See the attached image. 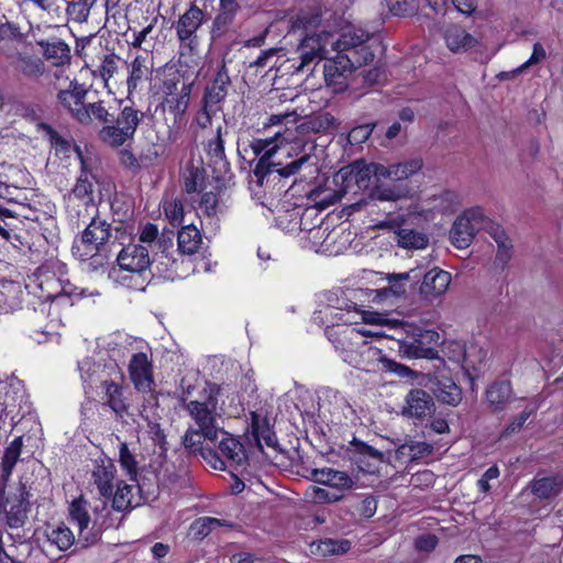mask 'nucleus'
Returning <instances> with one entry per match:
<instances>
[{
	"label": "nucleus",
	"mask_w": 563,
	"mask_h": 563,
	"mask_svg": "<svg viewBox=\"0 0 563 563\" xmlns=\"http://www.w3.org/2000/svg\"><path fill=\"white\" fill-rule=\"evenodd\" d=\"M307 142L282 126L272 137L254 139L251 147L258 161L253 169L256 183L261 187H277V194L286 192L288 179L309 162L310 154L305 152Z\"/></svg>",
	"instance_id": "obj_1"
},
{
	"label": "nucleus",
	"mask_w": 563,
	"mask_h": 563,
	"mask_svg": "<svg viewBox=\"0 0 563 563\" xmlns=\"http://www.w3.org/2000/svg\"><path fill=\"white\" fill-rule=\"evenodd\" d=\"M336 54L325 60L323 76L327 87L342 93L349 87V77L356 68L368 65L382 49L380 36L362 27L344 31L333 44Z\"/></svg>",
	"instance_id": "obj_2"
},
{
	"label": "nucleus",
	"mask_w": 563,
	"mask_h": 563,
	"mask_svg": "<svg viewBox=\"0 0 563 563\" xmlns=\"http://www.w3.org/2000/svg\"><path fill=\"white\" fill-rule=\"evenodd\" d=\"M322 20L321 9L312 7L300 9L289 20V33L302 36L297 48L298 64H292L297 71H311L318 63L325 58L327 45L331 34L327 31L317 33Z\"/></svg>",
	"instance_id": "obj_3"
},
{
	"label": "nucleus",
	"mask_w": 563,
	"mask_h": 563,
	"mask_svg": "<svg viewBox=\"0 0 563 563\" xmlns=\"http://www.w3.org/2000/svg\"><path fill=\"white\" fill-rule=\"evenodd\" d=\"M106 115L95 119L98 139L111 148H119L134 140L140 125L145 119V112L137 109L133 101H119L117 109L107 107L103 100Z\"/></svg>",
	"instance_id": "obj_4"
},
{
	"label": "nucleus",
	"mask_w": 563,
	"mask_h": 563,
	"mask_svg": "<svg viewBox=\"0 0 563 563\" xmlns=\"http://www.w3.org/2000/svg\"><path fill=\"white\" fill-rule=\"evenodd\" d=\"M85 210L89 221L81 220L85 229L74 238L71 252L80 261L97 262L96 258L106 250L112 238V224L100 216L93 203L87 205ZM77 227H80V220H78Z\"/></svg>",
	"instance_id": "obj_5"
},
{
	"label": "nucleus",
	"mask_w": 563,
	"mask_h": 563,
	"mask_svg": "<svg viewBox=\"0 0 563 563\" xmlns=\"http://www.w3.org/2000/svg\"><path fill=\"white\" fill-rule=\"evenodd\" d=\"M199 451L202 459L214 470L232 468L243 472L249 465L244 444L223 429H220L218 440L205 441Z\"/></svg>",
	"instance_id": "obj_6"
},
{
	"label": "nucleus",
	"mask_w": 563,
	"mask_h": 563,
	"mask_svg": "<svg viewBox=\"0 0 563 563\" xmlns=\"http://www.w3.org/2000/svg\"><path fill=\"white\" fill-rule=\"evenodd\" d=\"M89 87L77 79L69 81L68 87L58 90L56 101L74 121L78 124L91 128L95 119L106 115L103 111V100L87 102Z\"/></svg>",
	"instance_id": "obj_7"
},
{
	"label": "nucleus",
	"mask_w": 563,
	"mask_h": 563,
	"mask_svg": "<svg viewBox=\"0 0 563 563\" xmlns=\"http://www.w3.org/2000/svg\"><path fill=\"white\" fill-rule=\"evenodd\" d=\"M220 391V385L212 383L208 384V387L203 389L201 400H189L186 402V399H183L184 408L198 427L195 433L202 434L203 442L218 440L219 437L221 428L217 427V408Z\"/></svg>",
	"instance_id": "obj_8"
},
{
	"label": "nucleus",
	"mask_w": 563,
	"mask_h": 563,
	"mask_svg": "<svg viewBox=\"0 0 563 563\" xmlns=\"http://www.w3.org/2000/svg\"><path fill=\"white\" fill-rule=\"evenodd\" d=\"M439 341L440 334L435 330L410 324L397 341L398 352L406 358L434 360L439 357Z\"/></svg>",
	"instance_id": "obj_9"
},
{
	"label": "nucleus",
	"mask_w": 563,
	"mask_h": 563,
	"mask_svg": "<svg viewBox=\"0 0 563 563\" xmlns=\"http://www.w3.org/2000/svg\"><path fill=\"white\" fill-rule=\"evenodd\" d=\"M385 166L378 163H366L364 159H357L342 167L338 176L342 180L344 190L368 191L375 181L383 177Z\"/></svg>",
	"instance_id": "obj_10"
},
{
	"label": "nucleus",
	"mask_w": 563,
	"mask_h": 563,
	"mask_svg": "<svg viewBox=\"0 0 563 563\" xmlns=\"http://www.w3.org/2000/svg\"><path fill=\"white\" fill-rule=\"evenodd\" d=\"M5 482L0 483V516L5 518L10 528L23 527L30 511V493L24 485L5 492Z\"/></svg>",
	"instance_id": "obj_11"
},
{
	"label": "nucleus",
	"mask_w": 563,
	"mask_h": 563,
	"mask_svg": "<svg viewBox=\"0 0 563 563\" xmlns=\"http://www.w3.org/2000/svg\"><path fill=\"white\" fill-rule=\"evenodd\" d=\"M68 515L70 522L78 527L79 542L82 543V547L97 543L101 538L102 531L110 527V525L106 523V520L99 525L96 519L89 529L91 518L88 512L87 501L82 496L75 498L69 504Z\"/></svg>",
	"instance_id": "obj_12"
},
{
	"label": "nucleus",
	"mask_w": 563,
	"mask_h": 563,
	"mask_svg": "<svg viewBox=\"0 0 563 563\" xmlns=\"http://www.w3.org/2000/svg\"><path fill=\"white\" fill-rule=\"evenodd\" d=\"M420 385L432 391L435 399L443 405L456 407L462 401V388L445 368L423 375Z\"/></svg>",
	"instance_id": "obj_13"
},
{
	"label": "nucleus",
	"mask_w": 563,
	"mask_h": 563,
	"mask_svg": "<svg viewBox=\"0 0 563 563\" xmlns=\"http://www.w3.org/2000/svg\"><path fill=\"white\" fill-rule=\"evenodd\" d=\"M130 379L136 391L150 394L157 404L152 360L144 352L134 353L128 365Z\"/></svg>",
	"instance_id": "obj_14"
},
{
	"label": "nucleus",
	"mask_w": 563,
	"mask_h": 563,
	"mask_svg": "<svg viewBox=\"0 0 563 563\" xmlns=\"http://www.w3.org/2000/svg\"><path fill=\"white\" fill-rule=\"evenodd\" d=\"M206 13L195 2L179 16L175 30L180 46H186L194 51L198 46L197 31L203 24Z\"/></svg>",
	"instance_id": "obj_15"
},
{
	"label": "nucleus",
	"mask_w": 563,
	"mask_h": 563,
	"mask_svg": "<svg viewBox=\"0 0 563 563\" xmlns=\"http://www.w3.org/2000/svg\"><path fill=\"white\" fill-rule=\"evenodd\" d=\"M357 318H360L366 323H379V318L374 317V313L361 310L357 308L356 303L352 302L351 305L347 306L346 309H338V311L332 314V324L327 325L324 329L327 338L333 343H335L336 341L339 342L336 335L340 334V332L336 329V327L357 323Z\"/></svg>",
	"instance_id": "obj_16"
},
{
	"label": "nucleus",
	"mask_w": 563,
	"mask_h": 563,
	"mask_svg": "<svg viewBox=\"0 0 563 563\" xmlns=\"http://www.w3.org/2000/svg\"><path fill=\"white\" fill-rule=\"evenodd\" d=\"M435 411L433 397L424 389L411 388L405 397L402 415L420 423Z\"/></svg>",
	"instance_id": "obj_17"
},
{
	"label": "nucleus",
	"mask_w": 563,
	"mask_h": 563,
	"mask_svg": "<svg viewBox=\"0 0 563 563\" xmlns=\"http://www.w3.org/2000/svg\"><path fill=\"white\" fill-rule=\"evenodd\" d=\"M190 95L191 84H184L179 92L168 93L161 102L163 111L173 115L170 130L179 131L185 125Z\"/></svg>",
	"instance_id": "obj_18"
},
{
	"label": "nucleus",
	"mask_w": 563,
	"mask_h": 563,
	"mask_svg": "<svg viewBox=\"0 0 563 563\" xmlns=\"http://www.w3.org/2000/svg\"><path fill=\"white\" fill-rule=\"evenodd\" d=\"M351 459L364 473H374L376 463L383 460V453L367 443L353 438L349 445Z\"/></svg>",
	"instance_id": "obj_19"
},
{
	"label": "nucleus",
	"mask_w": 563,
	"mask_h": 563,
	"mask_svg": "<svg viewBox=\"0 0 563 563\" xmlns=\"http://www.w3.org/2000/svg\"><path fill=\"white\" fill-rule=\"evenodd\" d=\"M536 499L549 501L555 499L563 492V475L555 473L548 476H536L527 487Z\"/></svg>",
	"instance_id": "obj_20"
},
{
	"label": "nucleus",
	"mask_w": 563,
	"mask_h": 563,
	"mask_svg": "<svg viewBox=\"0 0 563 563\" xmlns=\"http://www.w3.org/2000/svg\"><path fill=\"white\" fill-rule=\"evenodd\" d=\"M230 86L231 78L229 69L225 64L222 63L211 82L207 85L201 100L222 110L221 103L225 100Z\"/></svg>",
	"instance_id": "obj_21"
},
{
	"label": "nucleus",
	"mask_w": 563,
	"mask_h": 563,
	"mask_svg": "<svg viewBox=\"0 0 563 563\" xmlns=\"http://www.w3.org/2000/svg\"><path fill=\"white\" fill-rule=\"evenodd\" d=\"M451 283V274L439 267H434L427 272L419 287V292L427 299L442 296L449 288Z\"/></svg>",
	"instance_id": "obj_22"
},
{
	"label": "nucleus",
	"mask_w": 563,
	"mask_h": 563,
	"mask_svg": "<svg viewBox=\"0 0 563 563\" xmlns=\"http://www.w3.org/2000/svg\"><path fill=\"white\" fill-rule=\"evenodd\" d=\"M102 404L109 407L118 417H123L129 410V402L124 396L125 387L111 379L102 380L100 384Z\"/></svg>",
	"instance_id": "obj_23"
},
{
	"label": "nucleus",
	"mask_w": 563,
	"mask_h": 563,
	"mask_svg": "<svg viewBox=\"0 0 563 563\" xmlns=\"http://www.w3.org/2000/svg\"><path fill=\"white\" fill-rule=\"evenodd\" d=\"M119 268L150 269L151 257L148 249L142 244L130 243L122 247L117 256Z\"/></svg>",
	"instance_id": "obj_24"
},
{
	"label": "nucleus",
	"mask_w": 563,
	"mask_h": 563,
	"mask_svg": "<svg viewBox=\"0 0 563 563\" xmlns=\"http://www.w3.org/2000/svg\"><path fill=\"white\" fill-rule=\"evenodd\" d=\"M37 45L42 48L44 58L55 67H65L71 63L70 46L63 40H41Z\"/></svg>",
	"instance_id": "obj_25"
},
{
	"label": "nucleus",
	"mask_w": 563,
	"mask_h": 563,
	"mask_svg": "<svg viewBox=\"0 0 563 563\" xmlns=\"http://www.w3.org/2000/svg\"><path fill=\"white\" fill-rule=\"evenodd\" d=\"M514 396L510 380H494L485 390V399L493 412L503 411Z\"/></svg>",
	"instance_id": "obj_26"
},
{
	"label": "nucleus",
	"mask_w": 563,
	"mask_h": 563,
	"mask_svg": "<svg viewBox=\"0 0 563 563\" xmlns=\"http://www.w3.org/2000/svg\"><path fill=\"white\" fill-rule=\"evenodd\" d=\"M76 152L80 161V175L73 188V194L80 199H91V195L93 192V183L97 181V176L93 173L92 162L82 155L78 146H76Z\"/></svg>",
	"instance_id": "obj_27"
},
{
	"label": "nucleus",
	"mask_w": 563,
	"mask_h": 563,
	"mask_svg": "<svg viewBox=\"0 0 563 563\" xmlns=\"http://www.w3.org/2000/svg\"><path fill=\"white\" fill-rule=\"evenodd\" d=\"M251 434L261 451L263 450L262 441L268 448L277 445V437L269 420L256 411L251 412Z\"/></svg>",
	"instance_id": "obj_28"
},
{
	"label": "nucleus",
	"mask_w": 563,
	"mask_h": 563,
	"mask_svg": "<svg viewBox=\"0 0 563 563\" xmlns=\"http://www.w3.org/2000/svg\"><path fill=\"white\" fill-rule=\"evenodd\" d=\"M115 474L117 467L112 460H101L92 472L93 483L99 494L108 500L113 495Z\"/></svg>",
	"instance_id": "obj_29"
},
{
	"label": "nucleus",
	"mask_w": 563,
	"mask_h": 563,
	"mask_svg": "<svg viewBox=\"0 0 563 563\" xmlns=\"http://www.w3.org/2000/svg\"><path fill=\"white\" fill-rule=\"evenodd\" d=\"M152 76V65H148V56L136 55L129 64V75L126 78L128 95L136 91L139 86Z\"/></svg>",
	"instance_id": "obj_30"
},
{
	"label": "nucleus",
	"mask_w": 563,
	"mask_h": 563,
	"mask_svg": "<svg viewBox=\"0 0 563 563\" xmlns=\"http://www.w3.org/2000/svg\"><path fill=\"white\" fill-rule=\"evenodd\" d=\"M239 9V4L220 2L219 11L213 19L210 30V35L213 41H217L229 33Z\"/></svg>",
	"instance_id": "obj_31"
},
{
	"label": "nucleus",
	"mask_w": 563,
	"mask_h": 563,
	"mask_svg": "<svg viewBox=\"0 0 563 563\" xmlns=\"http://www.w3.org/2000/svg\"><path fill=\"white\" fill-rule=\"evenodd\" d=\"M18 214H13L11 218L3 220L2 222L4 230L8 232V234H5L7 242L12 243L13 241L20 240L18 232L24 225L23 219L32 221L38 220L37 211L33 209L29 203H18Z\"/></svg>",
	"instance_id": "obj_32"
},
{
	"label": "nucleus",
	"mask_w": 563,
	"mask_h": 563,
	"mask_svg": "<svg viewBox=\"0 0 563 563\" xmlns=\"http://www.w3.org/2000/svg\"><path fill=\"white\" fill-rule=\"evenodd\" d=\"M115 280L122 286L136 291H144L150 282L151 271L146 268H113Z\"/></svg>",
	"instance_id": "obj_33"
},
{
	"label": "nucleus",
	"mask_w": 563,
	"mask_h": 563,
	"mask_svg": "<svg viewBox=\"0 0 563 563\" xmlns=\"http://www.w3.org/2000/svg\"><path fill=\"white\" fill-rule=\"evenodd\" d=\"M36 283L40 288L38 297L44 301L59 299L63 291H65L63 280L52 272L40 273L36 276Z\"/></svg>",
	"instance_id": "obj_34"
},
{
	"label": "nucleus",
	"mask_w": 563,
	"mask_h": 563,
	"mask_svg": "<svg viewBox=\"0 0 563 563\" xmlns=\"http://www.w3.org/2000/svg\"><path fill=\"white\" fill-rule=\"evenodd\" d=\"M476 232V225L467 219L457 217L450 230L452 244L457 249H466L472 243Z\"/></svg>",
	"instance_id": "obj_35"
},
{
	"label": "nucleus",
	"mask_w": 563,
	"mask_h": 563,
	"mask_svg": "<svg viewBox=\"0 0 563 563\" xmlns=\"http://www.w3.org/2000/svg\"><path fill=\"white\" fill-rule=\"evenodd\" d=\"M178 251L185 255H192L198 252L202 244L200 230L194 225L183 227L177 234Z\"/></svg>",
	"instance_id": "obj_36"
},
{
	"label": "nucleus",
	"mask_w": 563,
	"mask_h": 563,
	"mask_svg": "<svg viewBox=\"0 0 563 563\" xmlns=\"http://www.w3.org/2000/svg\"><path fill=\"white\" fill-rule=\"evenodd\" d=\"M445 44L452 52L468 49L475 46L476 40L460 25H450L444 31Z\"/></svg>",
	"instance_id": "obj_37"
},
{
	"label": "nucleus",
	"mask_w": 563,
	"mask_h": 563,
	"mask_svg": "<svg viewBox=\"0 0 563 563\" xmlns=\"http://www.w3.org/2000/svg\"><path fill=\"white\" fill-rule=\"evenodd\" d=\"M16 69L27 78H40L45 74L44 60L35 54L15 53Z\"/></svg>",
	"instance_id": "obj_38"
},
{
	"label": "nucleus",
	"mask_w": 563,
	"mask_h": 563,
	"mask_svg": "<svg viewBox=\"0 0 563 563\" xmlns=\"http://www.w3.org/2000/svg\"><path fill=\"white\" fill-rule=\"evenodd\" d=\"M23 435L15 437L4 449L2 459H1V477L3 482H7L20 459L23 448Z\"/></svg>",
	"instance_id": "obj_39"
},
{
	"label": "nucleus",
	"mask_w": 563,
	"mask_h": 563,
	"mask_svg": "<svg viewBox=\"0 0 563 563\" xmlns=\"http://www.w3.org/2000/svg\"><path fill=\"white\" fill-rule=\"evenodd\" d=\"M489 235L498 246L494 264L504 269L511 258V240L500 225H492Z\"/></svg>",
	"instance_id": "obj_40"
},
{
	"label": "nucleus",
	"mask_w": 563,
	"mask_h": 563,
	"mask_svg": "<svg viewBox=\"0 0 563 563\" xmlns=\"http://www.w3.org/2000/svg\"><path fill=\"white\" fill-rule=\"evenodd\" d=\"M45 534L59 551H67L75 543V536L65 522L48 525Z\"/></svg>",
	"instance_id": "obj_41"
},
{
	"label": "nucleus",
	"mask_w": 563,
	"mask_h": 563,
	"mask_svg": "<svg viewBox=\"0 0 563 563\" xmlns=\"http://www.w3.org/2000/svg\"><path fill=\"white\" fill-rule=\"evenodd\" d=\"M206 179V170L201 166L192 163L187 164L183 174V188L186 194H195L202 191Z\"/></svg>",
	"instance_id": "obj_42"
},
{
	"label": "nucleus",
	"mask_w": 563,
	"mask_h": 563,
	"mask_svg": "<svg viewBox=\"0 0 563 563\" xmlns=\"http://www.w3.org/2000/svg\"><path fill=\"white\" fill-rule=\"evenodd\" d=\"M422 159L420 158H412L391 164L389 166H385L386 170H383V177L394 180L407 179L409 176L419 172L422 168Z\"/></svg>",
	"instance_id": "obj_43"
},
{
	"label": "nucleus",
	"mask_w": 563,
	"mask_h": 563,
	"mask_svg": "<svg viewBox=\"0 0 563 563\" xmlns=\"http://www.w3.org/2000/svg\"><path fill=\"white\" fill-rule=\"evenodd\" d=\"M115 490L110 497L112 500V508L117 511H125L133 508V490L136 488L134 485H129L123 481H118Z\"/></svg>",
	"instance_id": "obj_44"
},
{
	"label": "nucleus",
	"mask_w": 563,
	"mask_h": 563,
	"mask_svg": "<svg viewBox=\"0 0 563 563\" xmlns=\"http://www.w3.org/2000/svg\"><path fill=\"white\" fill-rule=\"evenodd\" d=\"M37 131L44 133V136L49 142L52 148L55 151L56 155L67 156L70 152L71 144L70 142L62 136L57 130H55L51 124L46 122H41L37 124Z\"/></svg>",
	"instance_id": "obj_45"
},
{
	"label": "nucleus",
	"mask_w": 563,
	"mask_h": 563,
	"mask_svg": "<svg viewBox=\"0 0 563 563\" xmlns=\"http://www.w3.org/2000/svg\"><path fill=\"white\" fill-rule=\"evenodd\" d=\"M227 128L219 125L213 137L209 139L206 145L208 156L216 163L227 159L224 150V135H228Z\"/></svg>",
	"instance_id": "obj_46"
},
{
	"label": "nucleus",
	"mask_w": 563,
	"mask_h": 563,
	"mask_svg": "<svg viewBox=\"0 0 563 563\" xmlns=\"http://www.w3.org/2000/svg\"><path fill=\"white\" fill-rule=\"evenodd\" d=\"M201 196L198 201V208L201 214L206 218L213 219L218 214L219 202H220V188L217 191H200Z\"/></svg>",
	"instance_id": "obj_47"
},
{
	"label": "nucleus",
	"mask_w": 563,
	"mask_h": 563,
	"mask_svg": "<svg viewBox=\"0 0 563 563\" xmlns=\"http://www.w3.org/2000/svg\"><path fill=\"white\" fill-rule=\"evenodd\" d=\"M119 60L120 57L113 52L103 54L100 59V64L97 67V70L93 71V74H98L101 77V79L107 84L117 73Z\"/></svg>",
	"instance_id": "obj_48"
},
{
	"label": "nucleus",
	"mask_w": 563,
	"mask_h": 563,
	"mask_svg": "<svg viewBox=\"0 0 563 563\" xmlns=\"http://www.w3.org/2000/svg\"><path fill=\"white\" fill-rule=\"evenodd\" d=\"M409 274H391L388 276L389 286L379 289V296L384 297H400L406 294L405 280H408Z\"/></svg>",
	"instance_id": "obj_49"
},
{
	"label": "nucleus",
	"mask_w": 563,
	"mask_h": 563,
	"mask_svg": "<svg viewBox=\"0 0 563 563\" xmlns=\"http://www.w3.org/2000/svg\"><path fill=\"white\" fill-rule=\"evenodd\" d=\"M460 217L467 219L471 223H474L477 231L485 229L489 233L492 231V225H498L485 216L483 208L479 206L466 209Z\"/></svg>",
	"instance_id": "obj_50"
},
{
	"label": "nucleus",
	"mask_w": 563,
	"mask_h": 563,
	"mask_svg": "<svg viewBox=\"0 0 563 563\" xmlns=\"http://www.w3.org/2000/svg\"><path fill=\"white\" fill-rule=\"evenodd\" d=\"M351 542L346 539H325L318 544V551L323 555H339L349 552Z\"/></svg>",
	"instance_id": "obj_51"
},
{
	"label": "nucleus",
	"mask_w": 563,
	"mask_h": 563,
	"mask_svg": "<svg viewBox=\"0 0 563 563\" xmlns=\"http://www.w3.org/2000/svg\"><path fill=\"white\" fill-rule=\"evenodd\" d=\"M119 462L121 467L126 472L132 481H136L137 476V462L135 456L131 453L125 442L120 443L119 446Z\"/></svg>",
	"instance_id": "obj_52"
},
{
	"label": "nucleus",
	"mask_w": 563,
	"mask_h": 563,
	"mask_svg": "<svg viewBox=\"0 0 563 563\" xmlns=\"http://www.w3.org/2000/svg\"><path fill=\"white\" fill-rule=\"evenodd\" d=\"M368 198L372 200L379 201H396L400 198V194L394 187L378 184L375 181L367 194Z\"/></svg>",
	"instance_id": "obj_53"
},
{
	"label": "nucleus",
	"mask_w": 563,
	"mask_h": 563,
	"mask_svg": "<svg viewBox=\"0 0 563 563\" xmlns=\"http://www.w3.org/2000/svg\"><path fill=\"white\" fill-rule=\"evenodd\" d=\"M63 2L67 4L66 13L73 21L84 23L88 20L91 8L84 0H65Z\"/></svg>",
	"instance_id": "obj_54"
},
{
	"label": "nucleus",
	"mask_w": 563,
	"mask_h": 563,
	"mask_svg": "<svg viewBox=\"0 0 563 563\" xmlns=\"http://www.w3.org/2000/svg\"><path fill=\"white\" fill-rule=\"evenodd\" d=\"M388 10L396 16H409L418 10V0H384Z\"/></svg>",
	"instance_id": "obj_55"
},
{
	"label": "nucleus",
	"mask_w": 563,
	"mask_h": 563,
	"mask_svg": "<svg viewBox=\"0 0 563 563\" xmlns=\"http://www.w3.org/2000/svg\"><path fill=\"white\" fill-rule=\"evenodd\" d=\"M399 244L405 249H422L426 246L428 239L415 230L402 229L398 233Z\"/></svg>",
	"instance_id": "obj_56"
},
{
	"label": "nucleus",
	"mask_w": 563,
	"mask_h": 563,
	"mask_svg": "<svg viewBox=\"0 0 563 563\" xmlns=\"http://www.w3.org/2000/svg\"><path fill=\"white\" fill-rule=\"evenodd\" d=\"M219 111L221 110L201 100V107L197 111L192 124H196L201 130H206L211 126L212 118Z\"/></svg>",
	"instance_id": "obj_57"
},
{
	"label": "nucleus",
	"mask_w": 563,
	"mask_h": 563,
	"mask_svg": "<svg viewBox=\"0 0 563 563\" xmlns=\"http://www.w3.org/2000/svg\"><path fill=\"white\" fill-rule=\"evenodd\" d=\"M374 128L375 123H365L354 126L347 134L349 142L351 144L365 143L372 135Z\"/></svg>",
	"instance_id": "obj_58"
},
{
	"label": "nucleus",
	"mask_w": 563,
	"mask_h": 563,
	"mask_svg": "<svg viewBox=\"0 0 563 563\" xmlns=\"http://www.w3.org/2000/svg\"><path fill=\"white\" fill-rule=\"evenodd\" d=\"M23 33L19 24L7 21L0 24V43L1 42H22Z\"/></svg>",
	"instance_id": "obj_59"
},
{
	"label": "nucleus",
	"mask_w": 563,
	"mask_h": 563,
	"mask_svg": "<svg viewBox=\"0 0 563 563\" xmlns=\"http://www.w3.org/2000/svg\"><path fill=\"white\" fill-rule=\"evenodd\" d=\"M536 408H525L519 415L514 417L504 430V435H510L519 432L527 420L534 415Z\"/></svg>",
	"instance_id": "obj_60"
},
{
	"label": "nucleus",
	"mask_w": 563,
	"mask_h": 563,
	"mask_svg": "<svg viewBox=\"0 0 563 563\" xmlns=\"http://www.w3.org/2000/svg\"><path fill=\"white\" fill-rule=\"evenodd\" d=\"M164 214L170 223H180L184 219V206L180 200H170L164 203Z\"/></svg>",
	"instance_id": "obj_61"
},
{
	"label": "nucleus",
	"mask_w": 563,
	"mask_h": 563,
	"mask_svg": "<svg viewBox=\"0 0 563 563\" xmlns=\"http://www.w3.org/2000/svg\"><path fill=\"white\" fill-rule=\"evenodd\" d=\"M435 474L431 470H422L411 475L410 483L415 487L424 489L433 486Z\"/></svg>",
	"instance_id": "obj_62"
},
{
	"label": "nucleus",
	"mask_w": 563,
	"mask_h": 563,
	"mask_svg": "<svg viewBox=\"0 0 563 563\" xmlns=\"http://www.w3.org/2000/svg\"><path fill=\"white\" fill-rule=\"evenodd\" d=\"M328 486L342 492L350 489L353 486V481L347 473L333 470Z\"/></svg>",
	"instance_id": "obj_63"
},
{
	"label": "nucleus",
	"mask_w": 563,
	"mask_h": 563,
	"mask_svg": "<svg viewBox=\"0 0 563 563\" xmlns=\"http://www.w3.org/2000/svg\"><path fill=\"white\" fill-rule=\"evenodd\" d=\"M547 56L544 47L541 45V43L537 42L533 44L532 54L529 57L528 60H526L522 65H520L518 68L514 70L515 74H519L523 71L525 69L529 68L532 65H536L543 60Z\"/></svg>",
	"instance_id": "obj_64"
}]
</instances>
